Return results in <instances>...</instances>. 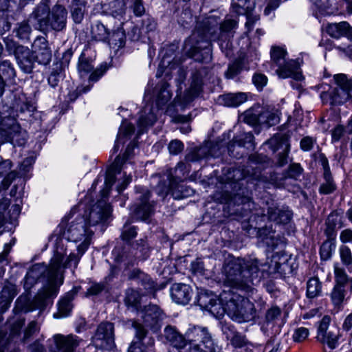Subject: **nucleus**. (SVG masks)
<instances>
[{"label":"nucleus","mask_w":352,"mask_h":352,"mask_svg":"<svg viewBox=\"0 0 352 352\" xmlns=\"http://www.w3.org/2000/svg\"><path fill=\"white\" fill-rule=\"evenodd\" d=\"M219 21L217 19L213 16H209L204 22L205 28L201 33L203 35L199 39L198 37L201 34L199 31L193 32L186 43V48L188 47V43H195L188 50V55L199 62H208L211 59L210 43L209 40L218 39L219 45L221 49L229 50L231 47L230 42V36H233L234 30L238 26V21L234 19H226L218 27Z\"/></svg>","instance_id":"obj_1"},{"label":"nucleus","mask_w":352,"mask_h":352,"mask_svg":"<svg viewBox=\"0 0 352 352\" xmlns=\"http://www.w3.org/2000/svg\"><path fill=\"white\" fill-rule=\"evenodd\" d=\"M64 258L62 254H54L51 258L49 266L42 263L34 265L27 273L30 277L37 280L41 278H46L47 285L41 289L33 300H30L27 296H20L16 300V306L21 311L28 312L36 309H43L46 307L47 301L54 298L58 294V277L61 263Z\"/></svg>","instance_id":"obj_2"},{"label":"nucleus","mask_w":352,"mask_h":352,"mask_svg":"<svg viewBox=\"0 0 352 352\" xmlns=\"http://www.w3.org/2000/svg\"><path fill=\"white\" fill-rule=\"evenodd\" d=\"M263 265L256 258H233L223 267L224 284L248 294L253 293V285L259 282L260 267Z\"/></svg>","instance_id":"obj_3"},{"label":"nucleus","mask_w":352,"mask_h":352,"mask_svg":"<svg viewBox=\"0 0 352 352\" xmlns=\"http://www.w3.org/2000/svg\"><path fill=\"white\" fill-rule=\"evenodd\" d=\"M164 336L174 347L184 349L188 346V352H217L218 348L206 327H190L184 336L174 327L167 326Z\"/></svg>","instance_id":"obj_4"},{"label":"nucleus","mask_w":352,"mask_h":352,"mask_svg":"<svg viewBox=\"0 0 352 352\" xmlns=\"http://www.w3.org/2000/svg\"><path fill=\"white\" fill-rule=\"evenodd\" d=\"M66 19L67 11L62 6L56 5L50 11L45 3L39 4L29 18L35 29L44 33L62 30L66 25Z\"/></svg>","instance_id":"obj_5"},{"label":"nucleus","mask_w":352,"mask_h":352,"mask_svg":"<svg viewBox=\"0 0 352 352\" xmlns=\"http://www.w3.org/2000/svg\"><path fill=\"white\" fill-rule=\"evenodd\" d=\"M221 300L224 303L225 314L232 320L239 322H248L256 317V309L253 302L248 298L230 291H223Z\"/></svg>","instance_id":"obj_6"},{"label":"nucleus","mask_w":352,"mask_h":352,"mask_svg":"<svg viewBox=\"0 0 352 352\" xmlns=\"http://www.w3.org/2000/svg\"><path fill=\"white\" fill-rule=\"evenodd\" d=\"M169 87L168 83L162 82L155 87L152 98L157 107L153 108L151 105H146L144 107L138 122V135L142 133L147 127L153 125L157 120V109L166 105L170 101L172 93Z\"/></svg>","instance_id":"obj_7"},{"label":"nucleus","mask_w":352,"mask_h":352,"mask_svg":"<svg viewBox=\"0 0 352 352\" xmlns=\"http://www.w3.org/2000/svg\"><path fill=\"white\" fill-rule=\"evenodd\" d=\"M94 230L86 223L83 217H76L64 232L65 237L77 245V250L82 255L91 244Z\"/></svg>","instance_id":"obj_8"},{"label":"nucleus","mask_w":352,"mask_h":352,"mask_svg":"<svg viewBox=\"0 0 352 352\" xmlns=\"http://www.w3.org/2000/svg\"><path fill=\"white\" fill-rule=\"evenodd\" d=\"M336 87H329L327 91L320 94L323 103L331 105H340L352 98V78L349 79L345 74L334 76Z\"/></svg>","instance_id":"obj_9"},{"label":"nucleus","mask_w":352,"mask_h":352,"mask_svg":"<svg viewBox=\"0 0 352 352\" xmlns=\"http://www.w3.org/2000/svg\"><path fill=\"white\" fill-rule=\"evenodd\" d=\"M287 52L280 47H273L271 50V58L274 67H277L276 74L281 78H292L300 80L302 78L299 72V65L296 60H286Z\"/></svg>","instance_id":"obj_10"},{"label":"nucleus","mask_w":352,"mask_h":352,"mask_svg":"<svg viewBox=\"0 0 352 352\" xmlns=\"http://www.w3.org/2000/svg\"><path fill=\"white\" fill-rule=\"evenodd\" d=\"M27 140V133L22 129L16 119L11 116H4L1 122V144L9 142L14 146H23Z\"/></svg>","instance_id":"obj_11"},{"label":"nucleus","mask_w":352,"mask_h":352,"mask_svg":"<svg viewBox=\"0 0 352 352\" xmlns=\"http://www.w3.org/2000/svg\"><path fill=\"white\" fill-rule=\"evenodd\" d=\"M4 43L6 50L10 54L14 56L19 68L24 73H31L34 67V59L32 50H30L28 47L19 44L9 37L4 38Z\"/></svg>","instance_id":"obj_12"},{"label":"nucleus","mask_w":352,"mask_h":352,"mask_svg":"<svg viewBox=\"0 0 352 352\" xmlns=\"http://www.w3.org/2000/svg\"><path fill=\"white\" fill-rule=\"evenodd\" d=\"M111 206L104 198H102L90 208L86 210L82 216L85 223L92 229L104 223L109 217Z\"/></svg>","instance_id":"obj_13"},{"label":"nucleus","mask_w":352,"mask_h":352,"mask_svg":"<svg viewBox=\"0 0 352 352\" xmlns=\"http://www.w3.org/2000/svg\"><path fill=\"white\" fill-rule=\"evenodd\" d=\"M136 192L140 193L137 197L138 202L131 208L132 218L145 221L154 212V205L149 201L150 192L142 187H136Z\"/></svg>","instance_id":"obj_14"},{"label":"nucleus","mask_w":352,"mask_h":352,"mask_svg":"<svg viewBox=\"0 0 352 352\" xmlns=\"http://www.w3.org/2000/svg\"><path fill=\"white\" fill-rule=\"evenodd\" d=\"M197 303L201 309L208 311L216 318H221L225 314L221 294L219 298L212 292L201 290L197 296Z\"/></svg>","instance_id":"obj_15"},{"label":"nucleus","mask_w":352,"mask_h":352,"mask_svg":"<svg viewBox=\"0 0 352 352\" xmlns=\"http://www.w3.org/2000/svg\"><path fill=\"white\" fill-rule=\"evenodd\" d=\"M331 318L324 316L319 322L317 330L316 339L322 344H327L330 349H335L338 346L339 330L336 327L330 326Z\"/></svg>","instance_id":"obj_16"},{"label":"nucleus","mask_w":352,"mask_h":352,"mask_svg":"<svg viewBox=\"0 0 352 352\" xmlns=\"http://www.w3.org/2000/svg\"><path fill=\"white\" fill-rule=\"evenodd\" d=\"M135 144L133 143H130L126 147L123 158L121 159L118 156L115 162L111 166L106 175L104 182L105 188L102 190L103 198H105L107 196L111 186L114 184L116 182V175L120 173L121 170H124L126 168V161L132 153Z\"/></svg>","instance_id":"obj_17"},{"label":"nucleus","mask_w":352,"mask_h":352,"mask_svg":"<svg viewBox=\"0 0 352 352\" xmlns=\"http://www.w3.org/2000/svg\"><path fill=\"white\" fill-rule=\"evenodd\" d=\"M91 32L92 37L97 41H111L118 47H121L124 43L122 31L118 30L111 33L109 30L100 21H96L92 25Z\"/></svg>","instance_id":"obj_18"},{"label":"nucleus","mask_w":352,"mask_h":352,"mask_svg":"<svg viewBox=\"0 0 352 352\" xmlns=\"http://www.w3.org/2000/svg\"><path fill=\"white\" fill-rule=\"evenodd\" d=\"M92 342L96 347L111 349L114 346V327L111 322H102L97 328Z\"/></svg>","instance_id":"obj_19"},{"label":"nucleus","mask_w":352,"mask_h":352,"mask_svg":"<svg viewBox=\"0 0 352 352\" xmlns=\"http://www.w3.org/2000/svg\"><path fill=\"white\" fill-rule=\"evenodd\" d=\"M254 8L255 2L254 0H232V2L233 12L239 15H246L245 28L247 32L251 31L255 22L259 19L258 15H253L252 14Z\"/></svg>","instance_id":"obj_20"},{"label":"nucleus","mask_w":352,"mask_h":352,"mask_svg":"<svg viewBox=\"0 0 352 352\" xmlns=\"http://www.w3.org/2000/svg\"><path fill=\"white\" fill-rule=\"evenodd\" d=\"M32 53L34 62L47 65L52 60V50L47 40L43 36H37L32 44Z\"/></svg>","instance_id":"obj_21"},{"label":"nucleus","mask_w":352,"mask_h":352,"mask_svg":"<svg viewBox=\"0 0 352 352\" xmlns=\"http://www.w3.org/2000/svg\"><path fill=\"white\" fill-rule=\"evenodd\" d=\"M164 316L162 311L154 305H150L141 312V317L145 327L153 330L158 329L160 322Z\"/></svg>","instance_id":"obj_22"},{"label":"nucleus","mask_w":352,"mask_h":352,"mask_svg":"<svg viewBox=\"0 0 352 352\" xmlns=\"http://www.w3.org/2000/svg\"><path fill=\"white\" fill-rule=\"evenodd\" d=\"M80 340L73 335L63 336L56 334L53 336V342L56 346V351L51 352H74L79 345Z\"/></svg>","instance_id":"obj_23"},{"label":"nucleus","mask_w":352,"mask_h":352,"mask_svg":"<svg viewBox=\"0 0 352 352\" xmlns=\"http://www.w3.org/2000/svg\"><path fill=\"white\" fill-rule=\"evenodd\" d=\"M170 296L177 304L186 305L191 299L192 291L188 285L175 283L170 287Z\"/></svg>","instance_id":"obj_24"},{"label":"nucleus","mask_w":352,"mask_h":352,"mask_svg":"<svg viewBox=\"0 0 352 352\" xmlns=\"http://www.w3.org/2000/svg\"><path fill=\"white\" fill-rule=\"evenodd\" d=\"M169 191H172V195L175 199H182L190 195V193L192 192V189L187 188L182 184H177L173 177L170 178L169 186L163 187L162 190H158L157 193L164 198L168 194Z\"/></svg>","instance_id":"obj_25"},{"label":"nucleus","mask_w":352,"mask_h":352,"mask_svg":"<svg viewBox=\"0 0 352 352\" xmlns=\"http://www.w3.org/2000/svg\"><path fill=\"white\" fill-rule=\"evenodd\" d=\"M202 76L199 72H195L192 74L190 86L185 93V102H189L198 96L202 91Z\"/></svg>","instance_id":"obj_26"},{"label":"nucleus","mask_w":352,"mask_h":352,"mask_svg":"<svg viewBox=\"0 0 352 352\" xmlns=\"http://www.w3.org/2000/svg\"><path fill=\"white\" fill-rule=\"evenodd\" d=\"M268 144H270L271 146H273L276 144H280L276 148H273L274 151L278 149L280 146H285L283 152L279 153L278 155V163L280 166L285 165L288 162V153L290 148V146L288 143L287 137L285 135L275 136L268 142Z\"/></svg>","instance_id":"obj_27"},{"label":"nucleus","mask_w":352,"mask_h":352,"mask_svg":"<svg viewBox=\"0 0 352 352\" xmlns=\"http://www.w3.org/2000/svg\"><path fill=\"white\" fill-rule=\"evenodd\" d=\"M74 298V294L68 292L58 302V311L54 314L56 318L67 317L73 308L72 301Z\"/></svg>","instance_id":"obj_28"},{"label":"nucleus","mask_w":352,"mask_h":352,"mask_svg":"<svg viewBox=\"0 0 352 352\" xmlns=\"http://www.w3.org/2000/svg\"><path fill=\"white\" fill-rule=\"evenodd\" d=\"M134 131L135 127L132 124L129 123L126 121L122 122L120 128L115 145L113 148L114 153L118 152V151L120 148V146H122L125 143L127 137L132 135Z\"/></svg>","instance_id":"obj_29"},{"label":"nucleus","mask_w":352,"mask_h":352,"mask_svg":"<svg viewBox=\"0 0 352 352\" xmlns=\"http://www.w3.org/2000/svg\"><path fill=\"white\" fill-rule=\"evenodd\" d=\"M323 182L319 188V192L322 195H329L336 190V184L331 176L329 168L327 165H324Z\"/></svg>","instance_id":"obj_30"},{"label":"nucleus","mask_w":352,"mask_h":352,"mask_svg":"<svg viewBox=\"0 0 352 352\" xmlns=\"http://www.w3.org/2000/svg\"><path fill=\"white\" fill-rule=\"evenodd\" d=\"M278 122V118L270 111H263L258 116H254L252 124L266 126L267 127L275 125Z\"/></svg>","instance_id":"obj_31"},{"label":"nucleus","mask_w":352,"mask_h":352,"mask_svg":"<svg viewBox=\"0 0 352 352\" xmlns=\"http://www.w3.org/2000/svg\"><path fill=\"white\" fill-rule=\"evenodd\" d=\"M17 294L16 286L8 283L6 285L0 292V305L2 307L8 306Z\"/></svg>","instance_id":"obj_32"},{"label":"nucleus","mask_w":352,"mask_h":352,"mask_svg":"<svg viewBox=\"0 0 352 352\" xmlns=\"http://www.w3.org/2000/svg\"><path fill=\"white\" fill-rule=\"evenodd\" d=\"M57 253L62 254L63 255V256H65V254L62 252L57 251L55 254H57ZM81 256H82V255L78 251L77 254H70L69 256L67 258H65V257H64V258L61 263V265H60V274H59V277H58L59 284H62V283H63V270L65 267H71L72 265H74V267H76L77 266L78 263L80 261V258Z\"/></svg>","instance_id":"obj_33"},{"label":"nucleus","mask_w":352,"mask_h":352,"mask_svg":"<svg viewBox=\"0 0 352 352\" xmlns=\"http://www.w3.org/2000/svg\"><path fill=\"white\" fill-rule=\"evenodd\" d=\"M322 284L318 278L313 277L309 279L307 283V296L314 298L321 294Z\"/></svg>","instance_id":"obj_34"},{"label":"nucleus","mask_w":352,"mask_h":352,"mask_svg":"<svg viewBox=\"0 0 352 352\" xmlns=\"http://www.w3.org/2000/svg\"><path fill=\"white\" fill-rule=\"evenodd\" d=\"M154 339L148 338L146 342L140 341L133 343L129 348L128 352H154Z\"/></svg>","instance_id":"obj_35"},{"label":"nucleus","mask_w":352,"mask_h":352,"mask_svg":"<svg viewBox=\"0 0 352 352\" xmlns=\"http://www.w3.org/2000/svg\"><path fill=\"white\" fill-rule=\"evenodd\" d=\"M348 28V23L342 21L338 23L329 24L326 28L327 32L333 38H338L344 36L346 29Z\"/></svg>","instance_id":"obj_36"},{"label":"nucleus","mask_w":352,"mask_h":352,"mask_svg":"<svg viewBox=\"0 0 352 352\" xmlns=\"http://www.w3.org/2000/svg\"><path fill=\"white\" fill-rule=\"evenodd\" d=\"M340 221L339 216L336 214H331L329 215L327 221V228L325 230V234H327L328 239H332L334 241L336 237V226Z\"/></svg>","instance_id":"obj_37"},{"label":"nucleus","mask_w":352,"mask_h":352,"mask_svg":"<svg viewBox=\"0 0 352 352\" xmlns=\"http://www.w3.org/2000/svg\"><path fill=\"white\" fill-rule=\"evenodd\" d=\"M345 295V287L335 285L331 292V299L334 306L340 307L344 300Z\"/></svg>","instance_id":"obj_38"},{"label":"nucleus","mask_w":352,"mask_h":352,"mask_svg":"<svg viewBox=\"0 0 352 352\" xmlns=\"http://www.w3.org/2000/svg\"><path fill=\"white\" fill-rule=\"evenodd\" d=\"M109 12L115 18L122 17L125 12V2L124 0H113L109 3Z\"/></svg>","instance_id":"obj_39"},{"label":"nucleus","mask_w":352,"mask_h":352,"mask_svg":"<svg viewBox=\"0 0 352 352\" xmlns=\"http://www.w3.org/2000/svg\"><path fill=\"white\" fill-rule=\"evenodd\" d=\"M226 104L230 107H237L247 100L245 93L230 94L225 96Z\"/></svg>","instance_id":"obj_40"},{"label":"nucleus","mask_w":352,"mask_h":352,"mask_svg":"<svg viewBox=\"0 0 352 352\" xmlns=\"http://www.w3.org/2000/svg\"><path fill=\"white\" fill-rule=\"evenodd\" d=\"M16 36L21 40H29L32 28L28 22L23 21L18 24L15 29Z\"/></svg>","instance_id":"obj_41"},{"label":"nucleus","mask_w":352,"mask_h":352,"mask_svg":"<svg viewBox=\"0 0 352 352\" xmlns=\"http://www.w3.org/2000/svg\"><path fill=\"white\" fill-rule=\"evenodd\" d=\"M336 248V245L332 239H327L321 245L320 254L322 259L327 260L331 255Z\"/></svg>","instance_id":"obj_42"},{"label":"nucleus","mask_w":352,"mask_h":352,"mask_svg":"<svg viewBox=\"0 0 352 352\" xmlns=\"http://www.w3.org/2000/svg\"><path fill=\"white\" fill-rule=\"evenodd\" d=\"M339 254L341 261L344 265H345L346 267L351 266L352 252L348 246L345 245H341L339 248Z\"/></svg>","instance_id":"obj_43"},{"label":"nucleus","mask_w":352,"mask_h":352,"mask_svg":"<svg viewBox=\"0 0 352 352\" xmlns=\"http://www.w3.org/2000/svg\"><path fill=\"white\" fill-rule=\"evenodd\" d=\"M0 72L7 79H12L16 76V72L9 60H3L0 63Z\"/></svg>","instance_id":"obj_44"},{"label":"nucleus","mask_w":352,"mask_h":352,"mask_svg":"<svg viewBox=\"0 0 352 352\" xmlns=\"http://www.w3.org/2000/svg\"><path fill=\"white\" fill-rule=\"evenodd\" d=\"M254 135L251 132L243 133L239 137L236 138L234 143L237 144L239 146H254Z\"/></svg>","instance_id":"obj_45"},{"label":"nucleus","mask_w":352,"mask_h":352,"mask_svg":"<svg viewBox=\"0 0 352 352\" xmlns=\"http://www.w3.org/2000/svg\"><path fill=\"white\" fill-rule=\"evenodd\" d=\"M334 274L336 285L345 287V285L348 282L349 279L345 270L343 268L340 267L337 265H336L334 266Z\"/></svg>","instance_id":"obj_46"},{"label":"nucleus","mask_w":352,"mask_h":352,"mask_svg":"<svg viewBox=\"0 0 352 352\" xmlns=\"http://www.w3.org/2000/svg\"><path fill=\"white\" fill-rule=\"evenodd\" d=\"M140 294L138 291L129 289L126 291V303L132 306H137L140 300Z\"/></svg>","instance_id":"obj_47"},{"label":"nucleus","mask_w":352,"mask_h":352,"mask_svg":"<svg viewBox=\"0 0 352 352\" xmlns=\"http://www.w3.org/2000/svg\"><path fill=\"white\" fill-rule=\"evenodd\" d=\"M276 256H274V260L276 263V269L278 272L286 274L287 271H292L291 268L288 266L287 263L289 261V258L287 256H283L279 258L278 261H276Z\"/></svg>","instance_id":"obj_48"},{"label":"nucleus","mask_w":352,"mask_h":352,"mask_svg":"<svg viewBox=\"0 0 352 352\" xmlns=\"http://www.w3.org/2000/svg\"><path fill=\"white\" fill-rule=\"evenodd\" d=\"M241 64L240 61L236 60L229 65L225 76L227 78H233L241 72Z\"/></svg>","instance_id":"obj_49"},{"label":"nucleus","mask_w":352,"mask_h":352,"mask_svg":"<svg viewBox=\"0 0 352 352\" xmlns=\"http://www.w3.org/2000/svg\"><path fill=\"white\" fill-rule=\"evenodd\" d=\"M85 12V6L82 4H76L73 6L72 10V16L76 23L82 21Z\"/></svg>","instance_id":"obj_50"},{"label":"nucleus","mask_w":352,"mask_h":352,"mask_svg":"<svg viewBox=\"0 0 352 352\" xmlns=\"http://www.w3.org/2000/svg\"><path fill=\"white\" fill-rule=\"evenodd\" d=\"M309 331L305 327H299L295 329L293 333V340L296 342H301L305 340L309 336Z\"/></svg>","instance_id":"obj_51"},{"label":"nucleus","mask_w":352,"mask_h":352,"mask_svg":"<svg viewBox=\"0 0 352 352\" xmlns=\"http://www.w3.org/2000/svg\"><path fill=\"white\" fill-rule=\"evenodd\" d=\"M230 174H232V175L228 177V179L232 182H238L248 176L249 175V170H245L238 168L233 169Z\"/></svg>","instance_id":"obj_52"},{"label":"nucleus","mask_w":352,"mask_h":352,"mask_svg":"<svg viewBox=\"0 0 352 352\" xmlns=\"http://www.w3.org/2000/svg\"><path fill=\"white\" fill-rule=\"evenodd\" d=\"M78 69L81 76L88 74L92 69L93 66L87 60L80 59Z\"/></svg>","instance_id":"obj_53"},{"label":"nucleus","mask_w":352,"mask_h":352,"mask_svg":"<svg viewBox=\"0 0 352 352\" xmlns=\"http://www.w3.org/2000/svg\"><path fill=\"white\" fill-rule=\"evenodd\" d=\"M281 314V310L278 307H272L269 309L265 314V319L267 322H272L276 320Z\"/></svg>","instance_id":"obj_54"},{"label":"nucleus","mask_w":352,"mask_h":352,"mask_svg":"<svg viewBox=\"0 0 352 352\" xmlns=\"http://www.w3.org/2000/svg\"><path fill=\"white\" fill-rule=\"evenodd\" d=\"M37 331H38L37 322L35 321L30 322L25 330L23 341L26 342Z\"/></svg>","instance_id":"obj_55"},{"label":"nucleus","mask_w":352,"mask_h":352,"mask_svg":"<svg viewBox=\"0 0 352 352\" xmlns=\"http://www.w3.org/2000/svg\"><path fill=\"white\" fill-rule=\"evenodd\" d=\"M253 83L258 89H262L266 85L267 78L262 74H255L252 77Z\"/></svg>","instance_id":"obj_56"},{"label":"nucleus","mask_w":352,"mask_h":352,"mask_svg":"<svg viewBox=\"0 0 352 352\" xmlns=\"http://www.w3.org/2000/svg\"><path fill=\"white\" fill-rule=\"evenodd\" d=\"M184 149L183 143L177 140H172L168 144V150L170 154L177 155Z\"/></svg>","instance_id":"obj_57"},{"label":"nucleus","mask_w":352,"mask_h":352,"mask_svg":"<svg viewBox=\"0 0 352 352\" xmlns=\"http://www.w3.org/2000/svg\"><path fill=\"white\" fill-rule=\"evenodd\" d=\"M302 170V169L299 164H292L287 171V177L296 179L300 175Z\"/></svg>","instance_id":"obj_58"},{"label":"nucleus","mask_w":352,"mask_h":352,"mask_svg":"<svg viewBox=\"0 0 352 352\" xmlns=\"http://www.w3.org/2000/svg\"><path fill=\"white\" fill-rule=\"evenodd\" d=\"M25 324V319L19 318L14 322L12 324L10 329V336L14 338L16 336H19L20 333L21 329Z\"/></svg>","instance_id":"obj_59"},{"label":"nucleus","mask_w":352,"mask_h":352,"mask_svg":"<svg viewBox=\"0 0 352 352\" xmlns=\"http://www.w3.org/2000/svg\"><path fill=\"white\" fill-rule=\"evenodd\" d=\"M25 324V319L19 318L14 322L12 324L10 329V336L14 338L16 336H19L20 333L21 329Z\"/></svg>","instance_id":"obj_60"},{"label":"nucleus","mask_w":352,"mask_h":352,"mask_svg":"<svg viewBox=\"0 0 352 352\" xmlns=\"http://www.w3.org/2000/svg\"><path fill=\"white\" fill-rule=\"evenodd\" d=\"M292 217V212L290 210L284 208H280L278 212V223H288Z\"/></svg>","instance_id":"obj_61"},{"label":"nucleus","mask_w":352,"mask_h":352,"mask_svg":"<svg viewBox=\"0 0 352 352\" xmlns=\"http://www.w3.org/2000/svg\"><path fill=\"white\" fill-rule=\"evenodd\" d=\"M137 235L136 228L133 226L130 228H124V230L122 232V238L123 240L129 241L133 238L135 237Z\"/></svg>","instance_id":"obj_62"},{"label":"nucleus","mask_w":352,"mask_h":352,"mask_svg":"<svg viewBox=\"0 0 352 352\" xmlns=\"http://www.w3.org/2000/svg\"><path fill=\"white\" fill-rule=\"evenodd\" d=\"M133 326L135 329V335L136 337L140 340L143 341L142 340L146 337V330L144 329V326H142L141 324L134 321L133 322Z\"/></svg>","instance_id":"obj_63"},{"label":"nucleus","mask_w":352,"mask_h":352,"mask_svg":"<svg viewBox=\"0 0 352 352\" xmlns=\"http://www.w3.org/2000/svg\"><path fill=\"white\" fill-rule=\"evenodd\" d=\"M12 162L10 160H5L0 162V177H3L10 174V173H14L11 171Z\"/></svg>","instance_id":"obj_64"}]
</instances>
